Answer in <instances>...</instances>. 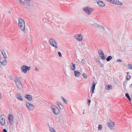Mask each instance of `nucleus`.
Returning <instances> with one entry per match:
<instances>
[{"label":"nucleus","instance_id":"f257e3e1","mask_svg":"<svg viewBox=\"0 0 132 132\" xmlns=\"http://www.w3.org/2000/svg\"><path fill=\"white\" fill-rule=\"evenodd\" d=\"M18 21V26L22 31H24L25 28V23L24 21L22 19H19Z\"/></svg>","mask_w":132,"mask_h":132},{"label":"nucleus","instance_id":"f03ea898","mask_svg":"<svg viewBox=\"0 0 132 132\" xmlns=\"http://www.w3.org/2000/svg\"><path fill=\"white\" fill-rule=\"evenodd\" d=\"M14 119V117L13 114H9V122L10 125L9 129L11 130H12L13 129Z\"/></svg>","mask_w":132,"mask_h":132},{"label":"nucleus","instance_id":"7ed1b4c3","mask_svg":"<svg viewBox=\"0 0 132 132\" xmlns=\"http://www.w3.org/2000/svg\"><path fill=\"white\" fill-rule=\"evenodd\" d=\"M49 42L50 45L52 46L55 47V48L57 49L58 48L57 43L54 39L52 38H50Z\"/></svg>","mask_w":132,"mask_h":132},{"label":"nucleus","instance_id":"20e7f679","mask_svg":"<svg viewBox=\"0 0 132 132\" xmlns=\"http://www.w3.org/2000/svg\"><path fill=\"white\" fill-rule=\"evenodd\" d=\"M83 10L87 14L89 15L91 14L92 12L94 10V9L87 7L84 8Z\"/></svg>","mask_w":132,"mask_h":132},{"label":"nucleus","instance_id":"39448f33","mask_svg":"<svg viewBox=\"0 0 132 132\" xmlns=\"http://www.w3.org/2000/svg\"><path fill=\"white\" fill-rule=\"evenodd\" d=\"M30 67L25 65H23L21 68L22 71L24 73H26L27 71L29 70L30 69Z\"/></svg>","mask_w":132,"mask_h":132},{"label":"nucleus","instance_id":"423d86ee","mask_svg":"<svg viewBox=\"0 0 132 132\" xmlns=\"http://www.w3.org/2000/svg\"><path fill=\"white\" fill-rule=\"evenodd\" d=\"M15 82L17 88L20 90L22 89V86L20 80L17 79L15 80Z\"/></svg>","mask_w":132,"mask_h":132},{"label":"nucleus","instance_id":"0eeeda50","mask_svg":"<svg viewBox=\"0 0 132 132\" xmlns=\"http://www.w3.org/2000/svg\"><path fill=\"white\" fill-rule=\"evenodd\" d=\"M2 54H3L4 58H2V59H1L0 60V61L2 64H5L6 63H7L6 61L5 60V58L6 57V55L4 51L2 52Z\"/></svg>","mask_w":132,"mask_h":132},{"label":"nucleus","instance_id":"6e6552de","mask_svg":"<svg viewBox=\"0 0 132 132\" xmlns=\"http://www.w3.org/2000/svg\"><path fill=\"white\" fill-rule=\"evenodd\" d=\"M74 37L78 41H81L83 39L82 35L80 34H77L74 36Z\"/></svg>","mask_w":132,"mask_h":132},{"label":"nucleus","instance_id":"1a4fd4ad","mask_svg":"<svg viewBox=\"0 0 132 132\" xmlns=\"http://www.w3.org/2000/svg\"><path fill=\"white\" fill-rule=\"evenodd\" d=\"M0 123L2 126H4L5 124V120L4 115H0Z\"/></svg>","mask_w":132,"mask_h":132},{"label":"nucleus","instance_id":"9d476101","mask_svg":"<svg viewBox=\"0 0 132 132\" xmlns=\"http://www.w3.org/2000/svg\"><path fill=\"white\" fill-rule=\"evenodd\" d=\"M110 2L118 5H121L122 3L118 0H111Z\"/></svg>","mask_w":132,"mask_h":132},{"label":"nucleus","instance_id":"9b49d317","mask_svg":"<svg viewBox=\"0 0 132 132\" xmlns=\"http://www.w3.org/2000/svg\"><path fill=\"white\" fill-rule=\"evenodd\" d=\"M108 126L110 128L111 127H113L114 126L115 124V122L111 121V120H109L107 122Z\"/></svg>","mask_w":132,"mask_h":132},{"label":"nucleus","instance_id":"f8f14e48","mask_svg":"<svg viewBox=\"0 0 132 132\" xmlns=\"http://www.w3.org/2000/svg\"><path fill=\"white\" fill-rule=\"evenodd\" d=\"M20 4L24 5L26 3L29 2L30 0H16Z\"/></svg>","mask_w":132,"mask_h":132},{"label":"nucleus","instance_id":"ddd939ff","mask_svg":"<svg viewBox=\"0 0 132 132\" xmlns=\"http://www.w3.org/2000/svg\"><path fill=\"white\" fill-rule=\"evenodd\" d=\"M52 110L53 113L55 114H58L60 113V110L58 108H54L52 109Z\"/></svg>","mask_w":132,"mask_h":132},{"label":"nucleus","instance_id":"4468645a","mask_svg":"<svg viewBox=\"0 0 132 132\" xmlns=\"http://www.w3.org/2000/svg\"><path fill=\"white\" fill-rule=\"evenodd\" d=\"M15 96L16 98L19 100L21 101L23 100V98L19 93H17L16 95Z\"/></svg>","mask_w":132,"mask_h":132},{"label":"nucleus","instance_id":"2eb2a0df","mask_svg":"<svg viewBox=\"0 0 132 132\" xmlns=\"http://www.w3.org/2000/svg\"><path fill=\"white\" fill-rule=\"evenodd\" d=\"M25 97L29 101H31L32 100V97L30 95H27L25 96Z\"/></svg>","mask_w":132,"mask_h":132},{"label":"nucleus","instance_id":"dca6fc26","mask_svg":"<svg viewBox=\"0 0 132 132\" xmlns=\"http://www.w3.org/2000/svg\"><path fill=\"white\" fill-rule=\"evenodd\" d=\"M97 4L101 7H103L105 5L104 3L101 1L98 2Z\"/></svg>","mask_w":132,"mask_h":132},{"label":"nucleus","instance_id":"f3484780","mask_svg":"<svg viewBox=\"0 0 132 132\" xmlns=\"http://www.w3.org/2000/svg\"><path fill=\"white\" fill-rule=\"evenodd\" d=\"M75 75L76 77H78L80 75V73L78 71L75 70L74 71Z\"/></svg>","mask_w":132,"mask_h":132},{"label":"nucleus","instance_id":"a211bd4d","mask_svg":"<svg viewBox=\"0 0 132 132\" xmlns=\"http://www.w3.org/2000/svg\"><path fill=\"white\" fill-rule=\"evenodd\" d=\"M71 65L70 66V68L71 70H74L75 69L76 67L75 64L73 63H71Z\"/></svg>","mask_w":132,"mask_h":132},{"label":"nucleus","instance_id":"6ab92c4d","mask_svg":"<svg viewBox=\"0 0 132 132\" xmlns=\"http://www.w3.org/2000/svg\"><path fill=\"white\" fill-rule=\"evenodd\" d=\"M26 106L27 107H32L34 106V105L31 103H27Z\"/></svg>","mask_w":132,"mask_h":132},{"label":"nucleus","instance_id":"aec40b11","mask_svg":"<svg viewBox=\"0 0 132 132\" xmlns=\"http://www.w3.org/2000/svg\"><path fill=\"white\" fill-rule=\"evenodd\" d=\"M95 84H94L91 88V93L93 94L94 93V90L95 86Z\"/></svg>","mask_w":132,"mask_h":132},{"label":"nucleus","instance_id":"412c9836","mask_svg":"<svg viewBox=\"0 0 132 132\" xmlns=\"http://www.w3.org/2000/svg\"><path fill=\"white\" fill-rule=\"evenodd\" d=\"M112 87V86L111 85H108L106 89L108 90H109L111 89Z\"/></svg>","mask_w":132,"mask_h":132},{"label":"nucleus","instance_id":"4be33fe9","mask_svg":"<svg viewBox=\"0 0 132 132\" xmlns=\"http://www.w3.org/2000/svg\"><path fill=\"white\" fill-rule=\"evenodd\" d=\"M98 53L100 55L103 56L104 55L103 52L102 50H99L98 51Z\"/></svg>","mask_w":132,"mask_h":132},{"label":"nucleus","instance_id":"5701e85b","mask_svg":"<svg viewBox=\"0 0 132 132\" xmlns=\"http://www.w3.org/2000/svg\"><path fill=\"white\" fill-rule=\"evenodd\" d=\"M112 59V57L111 56H108L106 58V60L108 61H109L110 60H111Z\"/></svg>","mask_w":132,"mask_h":132},{"label":"nucleus","instance_id":"b1692460","mask_svg":"<svg viewBox=\"0 0 132 132\" xmlns=\"http://www.w3.org/2000/svg\"><path fill=\"white\" fill-rule=\"evenodd\" d=\"M50 131L51 132H55V130L52 127H49Z\"/></svg>","mask_w":132,"mask_h":132},{"label":"nucleus","instance_id":"393cba45","mask_svg":"<svg viewBox=\"0 0 132 132\" xmlns=\"http://www.w3.org/2000/svg\"><path fill=\"white\" fill-rule=\"evenodd\" d=\"M128 68L129 69H132V65L131 64H129L128 65Z\"/></svg>","mask_w":132,"mask_h":132},{"label":"nucleus","instance_id":"a878e982","mask_svg":"<svg viewBox=\"0 0 132 132\" xmlns=\"http://www.w3.org/2000/svg\"><path fill=\"white\" fill-rule=\"evenodd\" d=\"M125 95L126 97L130 100H131V99L128 93H126L125 94Z\"/></svg>","mask_w":132,"mask_h":132},{"label":"nucleus","instance_id":"bb28decb","mask_svg":"<svg viewBox=\"0 0 132 132\" xmlns=\"http://www.w3.org/2000/svg\"><path fill=\"white\" fill-rule=\"evenodd\" d=\"M61 98L62 99V100L63 101V102L65 103H67V101L66 100H65L64 98L63 97H61Z\"/></svg>","mask_w":132,"mask_h":132},{"label":"nucleus","instance_id":"cd10ccee","mask_svg":"<svg viewBox=\"0 0 132 132\" xmlns=\"http://www.w3.org/2000/svg\"><path fill=\"white\" fill-rule=\"evenodd\" d=\"M102 126L101 125H99L98 127V130H100L102 129Z\"/></svg>","mask_w":132,"mask_h":132},{"label":"nucleus","instance_id":"c85d7f7f","mask_svg":"<svg viewBox=\"0 0 132 132\" xmlns=\"http://www.w3.org/2000/svg\"><path fill=\"white\" fill-rule=\"evenodd\" d=\"M82 76L85 79H86L87 78V75L86 73H83Z\"/></svg>","mask_w":132,"mask_h":132},{"label":"nucleus","instance_id":"c756f323","mask_svg":"<svg viewBox=\"0 0 132 132\" xmlns=\"http://www.w3.org/2000/svg\"><path fill=\"white\" fill-rule=\"evenodd\" d=\"M92 25L94 27H99V25H97V24H93Z\"/></svg>","mask_w":132,"mask_h":132},{"label":"nucleus","instance_id":"7c9ffc66","mask_svg":"<svg viewBox=\"0 0 132 132\" xmlns=\"http://www.w3.org/2000/svg\"><path fill=\"white\" fill-rule=\"evenodd\" d=\"M57 105H58V106L59 107H62V105L61 104V103L60 102H57Z\"/></svg>","mask_w":132,"mask_h":132},{"label":"nucleus","instance_id":"2f4dec72","mask_svg":"<svg viewBox=\"0 0 132 132\" xmlns=\"http://www.w3.org/2000/svg\"><path fill=\"white\" fill-rule=\"evenodd\" d=\"M130 78L131 76L130 75H128L127 76L126 79L127 80H129L130 79Z\"/></svg>","mask_w":132,"mask_h":132},{"label":"nucleus","instance_id":"473e14b6","mask_svg":"<svg viewBox=\"0 0 132 132\" xmlns=\"http://www.w3.org/2000/svg\"><path fill=\"white\" fill-rule=\"evenodd\" d=\"M26 30L28 32H29L30 31V28L29 27H28L26 28Z\"/></svg>","mask_w":132,"mask_h":132},{"label":"nucleus","instance_id":"72a5a7b5","mask_svg":"<svg viewBox=\"0 0 132 132\" xmlns=\"http://www.w3.org/2000/svg\"><path fill=\"white\" fill-rule=\"evenodd\" d=\"M101 57L102 59L103 60L105 59L106 58V57L104 56V55L103 56H101Z\"/></svg>","mask_w":132,"mask_h":132},{"label":"nucleus","instance_id":"f704fd0d","mask_svg":"<svg viewBox=\"0 0 132 132\" xmlns=\"http://www.w3.org/2000/svg\"><path fill=\"white\" fill-rule=\"evenodd\" d=\"M58 54L59 55V57H61L62 56V54L60 52H58Z\"/></svg>","mask_w":132,"mask_h":132},{"label":"nucleus","instance_id":"c9c22d12","mask_svg":"<svg viewBox=\"0 0 132 132\" xmlns=\"http://www.w3.org/2000/svg\"><path fill=\"white\" fill-rule=\"evenodd\" d=\"M117 62H122V61H121V60L120 59H118L117 60Z\"/></svg>","mask_w":132,"mask_h":132},{"label":"nucleus","instance_id":"e433bc0d","mask_svg":"<svg viewBox=\"0 0 132 132\" xmlns=\"http://www.w3.org/2000/svg\"><path fill=\"white\" fill-rule=\"evenodd\" d=\"M29 110L31 111L33 110V108H28Z\"/></svg>","mask_w":132,"mask_h":132},{"label":"nucleus","instance_id":"4c0bfd02","mask_svg":"<svg viewBox=\"0 0 132 132\" xmlns=\"http://www.w3.org/2000/svg\"><path fill=\"white\" fill-rule=\"evenodd\" d=\"M3 132H7L6 130L5 129H3Z\"/></svg>","mask_w":132,"mask_h":132},{"label":"nucleus","instance_id":"58836bf2","mask_svg":"<svg viewBox=\"0 0 132 132\" xmlns=\"http://www.w3.org/2000/svg\"><path fill=\"white\" fill-rule=\"evenodd\" d=\"M35 70L36 71H37L38 70V69L37 68H35Z\"/></svg>","mask_w":132,"mask_h":132},{"label":"nucleus","instance_id":"ea45409f","mask_svg":"<svg viewBox=\"0 0 132 132\" xmlns=\"http://www.w3.org/2000/svg\"><path fill=\"white\" fill-rule=\"evenodd\" d=\"M100 27L102 29H104V28L102 26H100Z\"/></svg>","mask_w":132,"mask_h":132},{"label":"nucleus","instance_id":"a19ab883","mask_svg":"<svg viewBox=\"0 0 132 132\" xmlns=\"http://www.w3.org/2000/svg\"><path fill=\"white\" fill-rule=\"evenodd\" d=\"M91 102V101L90 100H89L88 101V103H90Z\"/></svg>","mask_w":132,"mask_h":132},{"label":"nucleus","instance_id":"79ce46f5","mask_svg":"<svg viewBox=\"0 0 132 132\" xmlns=\"http://www.w3.org/2000/svg\"><path fill=\"white\" fill-rule=\"evenodd\" d=\"M132 87V84H131L130 85V86H129V87Z\"/></svg>","mask_w":132,"mask_h":132},{"label":"nucleus","instance_id":"37998d69","mask_svg":"<svg viewBox=\"0 0 132 132\" xmlns=\"http://www.w3.org/2000/svg\"><path fill=\"white\" fill-rule=\"evenodd\" d=\"M105 0L106 1H108V2H110L111 1V0Z\"/></svg>","mask_w":132,"mask_h":132},{"label":"nucleus","instance_id":"c03bdc74","mask_svg":"<svg viewBox=\"0 0 132 132\" xmlns=\"http://www.w3.org/2000/svg\"><path fill=\"white\" fill-rule=\"evenodd\" d=\"M129 72H128L127 73V75H128L129 74Z\"/></svg>","mask_w":132,"mask_h":132},{"label":"nucleus","instance_id":"a18cd8bd","mask_svg":"<svg viewBox=\"0 0 132 132\" xmlns=\"http://www.w3.org/2000/svg\"><path fill=\"white\" fill-rule=\"evenodd\" d=\"M1 98V94H0V99Z\"/></svg>","mask_w":132,"mask_h":132},{"label":"nucleus","instance_id":"49530a36","mask_svg":"<svg viewBox=\"0 0 132 132\" xmlns=\"http://www.w3.org/2000/svg\"><path fill=\"white\" fill-rule=\"evenodd\" d=\"M84 111H83V114H84Z\"/></svg>","mask_w":132,"mask_h":132},{"label":"nucleus","instance_id":"de8ad7c7","mask_svg":"<svg viewBox=\"0 0 132 132\" xmlns=\"http://www.w3.org/2000/svg\"><path fill=\"white\" fill-rule=\"evenodd\" d=\"M17 124L18 125L19 124H18V122H17L16 123V125H17Z\"/></svg>","mask_w":132,"mask_h":132},{"label":"nucleus","instance_id":"09e8293b","mask_svg":"<svg viewBox=\"0 0 132 132\" xmlns=\"http://www.w3.org/2000/svg\"><path fill=\"white\" fill-rule=\"evenodd\" d=\"M60 108L61 109H62L61 108Z\"/></svg>","mask_w":132,"mask_h":132}]
</instances>
